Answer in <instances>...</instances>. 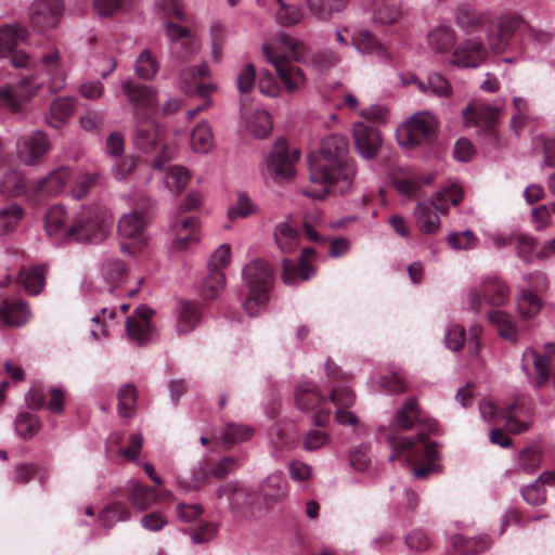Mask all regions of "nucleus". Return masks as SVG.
Wrapping results in <instances>:
<instances>
[{
	"mask_svg": "<svg viewBox=\"0 0 555 555\" xmlns=\"http://www.w3.org/2000/svg\"><path fill=\"white\" fill-rule=\"evenodd\" d=\"M170 229L175 236L171 242V248L175 250H184L190 244L198 241L199 221L195 217L178 220Z\"/></svg>",
	"mask_w": 555,
	"mask_h": 555,
	"instance_id": "obj_22",
	"label": "nucleus"
},
{
	"mask_svg": "<svg viewBox=\"0 0 555 555\" xmlns=\"http://www.w3.org/2000/svg\"><path fill=\"white\" fill-rule=\"evenodd\" d=\"M40 65L47 79L37 81L35 76L21 79L14 85L0 88V103L11 111H18L21 106L35 96L40 87L47 86L50 94L65 88V73L61 65L60 52L55 49L44 52L40 56Z\"/></svg>",
	"mask_w": 555,
	"mask_h": 555,
	"instance_id": "obj_3",
	"label": "nucleus"
},
{
	"mask_svg": "<svg viewBox=\"0 0 555 555\" xmlns=\"http://www.w3.org/2000/svg\"><path fill=\"white\" fill-rule=\"evenodd\" d=\"M29 306L23 300H3L0 304V326L20 327L30 319Z\"/></svg>",
	"mask_w": 555,
	"mask_h": 555,
	"instance_id": "obj_23",
	"label": "nucleus"
},
{
	"mask_svg": "<svg viewBox=\"0 0 555 555\" xmlns=\"http://www.w3.org/2000/svg\"><path fill=\"white\" fill-rule=\"evenodd\" d=\"M299 155L298 150L291 153L286 140L280 138L264 160L263 175L273 180L291 179L294 176V164Z\"/></svg>",
	"mask_w": 555,
	"mask_h": 555,
	"instance_id": "obj_9",
	"label": "nucleus"
},
{
	"mask_svg": "<svg viewBox=\"0 0 555 555\" xmlns=\"http://www.w3.org/2000/svg\"><path fill=\"white\" fill-rule=\"evenodd\" d=\"M41 423L37 415L22 412L16 416L15 430L23 439L33 438L40 429Z\"/></svg>",
	"mask_w": 555,
	"mask_h": 555,
	"instance_id": "obj_52",
	"label": "nucleus"
},
{
	"mask_svg": "<svg viewBox=\"0 0 555 555\" xmlns=\"http://www.w3.org/2000/svg\"><path fill=\"white\" fill-rule=\"evenodd\" d=\"M50 149L49 140L40 130L22 135L16 143V152L21 162L25 165H34L43 157Z\"/></svg>",
	"mask_w": 555,
	"mask_h": 555,
	"instance_id": "obj_13",
	"label": "nucleus"
},
{
	"mask_svg": "<svg viewBox=\"0 0 555 555\" xmlns=\"http://www.w3.org/2000/svg\"><path fill=\"white\" fill-rule=\"evenodd\" d=\"M426 40L435 53H447L455 43V33L450 25L441 23L429 29Z\"/></svg>",
	"mask_w": 555,
	"mask_h": 555,
	"instance_id": "obj_27",
	"label": "nucleus"
},
{
	"mask_svg": "<svg viewBox=\"0 0 555 555\" xmlns=\"http://www.w3.org/2000/svg\"><path fill=\"white\" fill-rule=\"evenodd\" d=\"M438 127V120L429 112H418L412 115L397 128L396 137L401 146L414 147L429 141Z\"/></svg>",
	"mask_w": 555,
	"mask_h": 555,
	"instance_id": "obj_6",
	"label": "nucleus"
},
{
	"mask_svg": "<svg viewBox=\"0 0 555 555\" xmlns=\"http://www.w3.org/2000/svg\"><path fill=\"white\" fill-rule=\"evenodd\" d=\"M24 210L16 203L8 204L0 208V235L13 232L21 219Z\"/></svg>",
	"mask_w": 555,
	"mask_h": 555,
	"instance_id": "obj_47",
	"label": "nucleus"
},
{
	"mask_svg": "<svg viewBox=\"0 0 555 555\" xmlns=\"http://www.w3.org/2000/svg\"><path fill=\"white\" fill-rule=\"evenodd\" d=\"M63 13V0H34L28 10L30 23L39 29L55 26Z\"/></svg>",
	"mask_w": 555,
	"mask_h": 555,
	"instance_id": "obj_12",
	"label": "nucleus"
},
{
	"mask_svg": "<svg viewBox=\"0 0 555 555\" xmlns=\"http://www.w3.org/2000/svg\"><path fill=\"white\" fill-rule=\"evenodd\" d=\"M44 225L47 233L59 240L69 241L66 235L67 229V215L64 206L54 205L46 214Z\"/></svg>",
	"mask_w": 555,
	"mask_h": 555,
	"instance_id": "obj_29",
	"label": "nucleus"
},
{
	"mask_svg": "<svg viewBox=\"0 0 555 555\" xmlns=\"http://www.w3.org/2000/svg\"><path fill=\"white\" fill-rule=\"evenodd\" d=\"M189 180V171L181 166H169L163 178L165 186L176 194L180 193L185 188Z\"/></svg>",
	"mask_w": 555,
	"mask_h": 555,
	"instance_id": "obj_48",
	"label": "nucleus"
},
{
	"mask_svg": "<svg viewBox=\"0 0 555 555\" xmlns=\"http://www.w3.org/2000/svg\"><path fill=\"white\" fill-rule=\"evenodd\" d=\"M31 190L24 177L18 170H8L0 178V193L8 197H17Z\"/></svg>",
	"mask_w": 555,
	"mask_h": 555,
	"instance_id": "obj_32",
	"label": "nucleus"
},
{
	"mask_svg": "<svg viewBox=\"0 0 555 555\" xmlns=\"http://www.w3.org/2000/svg\"><path fill=\"white\" fill-rule=\"evenodd\" d=\"M522 499L530 505H541L546 500V492L541 482L535 479L532 483L521 489Z\"/></svg>",
	"mask_w": 555,
	"mask_h": 555,
	"instance_id": "obj_63",
	"label": "nucleus"
},
{
	"mask_svg": "<svg viewBox=\"0 0 555 555\" xmlns=\"http://www.w3.org/2000/svg\"><path fill=\"white\" fill-rule=\"evenodd\" d=\"M27 29L17 24L4 25L0 28V56L10 57L14 67H27L30 63L29 56L17 51V47L27 40Z\"/></svg>",
	"mask_w": 555,
	"mask_h": 555,
	"instance_id": "obj_10",
	"label": "nucleus"
},
{
	"mask_svg": "<svg viewBox=\"0 0 555 555\" xmlns=\"http://www.w3.org/2000/svg\"><path fill=\"white\" fill-rule=\"evenodd\" d=\"M514 242L518 257L529 263L535 250V241L528 234L519 233L515 234Z\"/></svg>",
	"mask_w": 555,
	"mask_h": 555,
	"instance_id": "obj_62",
	"label": "nucleus"
},
{
	"mask_svg": "<svg viewBox=\"0 0 555 555\" xmlns=\"http://www.w3.org/2000/svg\"><path fill=\"white\" fill-rule=\"evenodd\" d=\"M511 292L508 286L498 276H485L479 289H470L467 293V309L474 312L480 310V298L489 306L502 307L509 300Z\"/></svg>",
	"mask_w": 555,
	"mask_h": 555,
	"instance_id": "obj_7",
	"label": "nucleus"
},
{
	"mask_svg": "<svg viewBox=\"0 0 555 555\" xmlns=\"http://www.w3.org/2000/svg\"><path fill=\"white\" fill-rule=\"evenodd\" d=\"M199 312L196 306L181 301L177 308L176 332L179 335H186L199 323Z\"/></svg>",
	"mask_w": 555,
	"mask_h": 555,
	"instance_id": "obj_33",
	"label": "nucleus"
},
{
	"mask_svg": "<svg viewBox=\"0 0 555 555\" xmlns=\"http://www.w3.org/2000/svg\"><path fill=\"white\" fill-rule=\"evenodd\" d=\"M147 223L146 215L141 210H135L120 217L117 229L124 237L143 240Z\"/></svg>",
	"mask_w": 555,
	"mask_h": 555,
	"instance_id": "obj_25",
	"label": "nucleus"
},
{
	"mask_svg": "<svg viewBox=\"0 0 555 555\" xmlns=\"http://www.w3.org/2000/svg\"><path fill=\"white\" fill-rule=\"evenodd\" d=\"M282 266L283 282L289 285H295L298 281L309 280L314 272L313 268L304 259H301L299 266H297L292 260L284 258Z\"/></svg>",
	"mask_w": 555,
	"mask_h": 555,
	"instance_id": "obj_38",
	"label": "nucleus"
},
{
	"mask_svg": "<svg viewBox=\"0 0 555 555\" xmlns=\"http://www.w3.org/2000/svg\"><path fill=\"white\" fill-rule=\"evenodd\" d=\"M420 417L421 413L417 400L415 398H409L397 411L390 425L397 429L408 430L414 426Z\"/></svg>",
	"mask_w": 555,
	"mask_h": 555,
	"instance_id": "obj_35",
	"label": "nucleus"
},
{
	"mask_svg": "<svg viewBox=\"0 0 555 555\" xmlns=\"http://www.w3.org/2000/svg\"><path fill=\"white\" fill-rule=\"evenodd\" d=\"M513 107L515 114L511 118V127L518 131L530 121L529 104L525 98L515 96L513 98Z\"/></svg>",
	"mask_w": 555,
	"mask_h": 555,
	"instance_id": "obj_57",
	"label": "nucleus"
},
{
	"mask_svg": "<svg viewBox=\"0 0 555 555\" xmlns=\"http://www.w3.org/2000/svg\"><path fill=\"white\" fill-rule=\"evenodd\" d=\"M517 403L514 402L505 409H499L491 401H482L479 403L481 417L488 423L498 422L500 418L505 421L506 428L513 434H521L529 429L530 423L519 421L515 411Z\"/></svg>",
	"mask_w": 555,
	"mask_h": 555,
	"instance_id": "obj_14",
	"label": "nucleus"
},
{
	"mask_svg": "<svg viewBox=\"0 0 555 555\" xmlns=\"http://www.w3.org/2000/svg\"><path fill=\"white\" fill-rule=\"evenodd\" d=\"M134 72L143 80H153L159 72L160 63L150 49H143L134 61Z\"/></svg>",
	"mask_w": 555,
	"mask_h": 555,
	"instance_id": "obj_40",
	"label": "nucleus"
},
{
	"mask_svg": "<svg viewBox=\"0 0 555 555\" xmlns=\"http://www.w3.org/2000/svg\"><path fill=\"white\" fill-rule=\"evenodd\" d=\"M352 135L357 152L362 158L373 159L382 145V135L377 128L363 121L356 122Z\"/></svg>",
	"mask_w": 555,
	"mask_h": 555,
	"instance_id": "obj_16",
	"label": "nucleus"
},
{
	"mask_svg": "<svg viewBox=\"0 0 555 555\" xmlns=\"http://www.w3.org/2000/svg\"><path fill=\"white\" fill-rule=\"evenodd\" d=\"M46 271L47 269L44 266L23 268L17 276V281L23 285L28 295H38L42 292L46 285Z\"/></svg>",
	"mask_w": 555,
	"mask_h": 555,
	"instance_id": "obj_30",
	"label": "nucleus"
},
{
	"mask_svg": "<svg viewBox=\"0 0 555 555\" xmlns=\"http://www.w3.org/2000/svg\"><path fill=\"white\" fill-rule=\"evenodd\" d=\"M243 279L249 287V294L243 304L248 315L261 313L269 300V289L273 281L271 266L263 260H253L243 269Z\"/></svg>",
	"mask_w": 555,
	"mask_h": 555,
	"instance_id": "obj_5",
	"label": "nucleus"
},
{
	"mask_svg": "<svg viewBox=\"0 0 555 555\" xmlns=\"http://www.w3.org/2000/svg\"><path fill=\"white\" fill-rule=\"evenodd\" d=\"M209 37L211 60L219 63L222 59L224 39V31L219 23H214L210 26Z\"/></svg>",
	"mask_w": 555,
	"mask_h": 555,
	"instance_id": "obj_60",
	"label": "nucleus"
},
{
	"mask_svg": "<svg viewBox=\"0 0 555 555\" xmlns=\"http://www.w3.org/2000/svg\"><path fill=\"white\" fill-rule=\"evenodd\" d=\"M130 516L131 512L125 504L114 503L102 509L100 521L104 527L111 528L118 521L128 520Z\"/></svg>",
	"mask_w": 555,
	"mask_h": 555,
	"instance_id": "obj_53",
	"label": "nucleus"
},
{
	"mask_svg": "<svg viewBox=\"0 0 555 555\" xmlns=\"http://www.w3.org/2000/svg\"><path fill=\"white\" fill-rule=\"evenodd\" d=\"M129 503L139 511L147 509L157 501V493L153 488H149L140 481L130 482Z\"/></svg>",
	"mask_w": 555,
	"mask_h": 555,
	"instance_id": "obj_37",
	"label": "nucleus"
},
{
	"mask_svg": "<svg viewBox=\"0 0 555 555\" xmlns=\"http://www.w3.org/2000/svg\"><path fill=\"white\" fill-rule=\"evenodd\" d=\"M69 179L70 173L66 168H57L31 184V190L42 196H56L64 190Z\"/></svg>",
	"mask_w": 555,
	"mask_h": 555,
	"instance_id": "obj_24",
	"label": "nucleus"
},
{
	"mask_svg": "<svg viewBox=\"0 0 555 555\" xmlns=\"http://www.w3.org/2000/svg\"><path fill=\"white\" fill-rule=\"evenodd\" d=\"M190 144L196 153H208L214 146V135L207 124H198L194 127L190 137Z\"/></svg>",
	"mask_w": 555,
	"mask_h": 555,
	"instance_id": "obj_46",
	"label": "nucleus"
},
{
	"mask_svg": "<svg viewBox=\"0 0 555 555\" xmlns=\"http://www.w3.org/2000/svg\"><path fill=\"white\" fill-rule=\"evenodd\" d=\"M487 319L496 327L501 337L509 341L517 340L518 331L509 314L501 310H493L487 314Z\"/></svg>",
	"mask_w": 555,
	"mask_h": 555,
	"instance_id": "obj_43",
	"label": "nucleus"
},
{
	"mask_svg": "<svg viewBox=\"0 0 555 555\" xmlns=\"http://www.w3.org/2000/svg\"><path fill=\"white\" fill-rule=\"evenodd\" d=\"M256 210L257 207L251 199L247 195L240 193L236 202L229 208L228 217L231 220H234L235 218H246L256 212Z\"/></svg>",
	"mask_w": 555,
	"mask_h": 555,
	"instance_id": "obj_58",
	"label": "nucleus"
},
{
	"mask_svg": "<svg viewBox=\"0 0 555 555\" xmlns=\"http://www.w3.org/2000/svg\"><path fill=\"white\" fill-rule=\"evenodd\" d=\"M402 10L393 4H383L378 7L373 15L374 22L382 25H391L402 17Z\"/></svg>",
	"mask_w": 555,
	"mask_h": 555,
	"instance_id": "obj_59",
	"label": "nucleus"
},
{
	"mask_svg": "<svg viewBox=\"0 0 555 555\" xmlns=\"http://www.w3.org/2000/svg\"><path fill=\"white\" fill-rule=\"evenodd\" d=\"M414 216L417 227L423 233L433 234L440 229V219L427 203H418L414 209Z\"/></svg>",
	"mask_w": 555,
	"mask_h": 555,
	"instance_id": "obj_41",
	"label": "nucleus"
},
{
	"mask_svg": "<svg viewBox=\"0 0 555 555\" xmlns=\"http://www.w3.org/2000/svg\"><path fill=\"white\" fill-rule=\"evenodd\" d=\"M357 169L348 157V141L343 134L323 139L320 154L309 158V180L314 185L301 192L313 199H324L332 190L348 193L353 185Z\"/></svg>",
	"mask_w": 555,
	"mask_h": 555,
	"instance_id": "obj_1",
	"label": "nucleus"
},
{
	"mask_svg": "<svg viewBox=\"0 0 555 555\" xmlns=\"http://www.w3.org/2000/svg\"><path fill=\"white\" fill-rule=\"evenodd\" d=\"M225 276L221 270L210 269L201 285V293L207 299H215L224 287Z\"/></svg>",
	"mask_w": 555,
	"mask_h": 555,
	"instance_id": "obj_50",
	"label": "nucleus"
},
{
	"mask_svg": "<svg viewBox=\"0 0 555 555\" xmlns=\"http://www.w3.org/2000/svg\"><path fill=\"white\" fill-rule=\"evenodd\" d=\"M278 40L289 50L291 59L278 55L268 44L262 46V54L266 61L273 65L286 91L291 93L301 90L306 85V76L302 69L294 62L304 63L321 72H326L340 61L338 54L332 51L311 53L300 40L286 33H280Z\"/></svg>",
	"mask_w": 555,
	"mask_h": 555,
	"instance_id": "obj_2",
	"label": "nucleus"
},
{
	"mask_svg": "<svg viewBox=\"0 0 555 555\" xmlns=\"http://www.w3.org/2000/svg\"><path fill=\"white\" fill-rule=\"evenodd\" d=\"M521 370L534 387H543L550 378V359L528 347L521 357Z\"/></svg>",
	"mask_w": 555,
	"mask_h": 555,
	"instance_id": "obj_15",
	"label": "nucleus"
},
{
	"mask_svg": "<svg viewBox=\"0 0 555 555\" xmlns=\"http://www.w3.org/2000/svg\"><path fill=\"white\" fill-rule=\"evenodd\" d=\"M77 102L75 98L61 96L52 101L49 114L46 119L47 122L59 129L64 126L76 111Z\"/></svg>",
	"mask_w": 555,
	"mask_h": 555,
	"instance_id": "obj_26",
	"label": "nucleus"
},
{
	"mask_svg": "<svg viewBox=\"0 0 555 555\" xmlns=\"http://www.w3.org/2000/svg\"><path fill=\"white\" fill-rule=\"evenodd\" d=\"M113 222V216L106 207L86 206L77 214L66 235L69 241L98 244L108 236Z\"/></svg>",
	"mask_w": 555,
	"mask_h": 555,
	"instance_id": "obj_4",
	"label": "nucleus"
},
{
	"mask_svg": "<svg viewBox=\"0 0 555 555\" xmlns=\"http://www.w3.org/2000/svg\"><path fill=\"white\" fill-rule=\"evenodd\" d=\"M454 548L466 555H478L487 551L491 545V539L488 535L477 538H465L454 535L451 541Z\"/></svg>",
	"mask_w": 555,
	"mask_h": 555,
	"instance_id": "obj_44",
	"label": "nucleus"
},
{
	"mask_svg": "<svg viewBox=\"0 0 555 555\" xmlns=\"http://www.w3.org/2000/svg\"><path fill=\"white\" fill-rule=\"evenodd\" d=\"M426 436L425 434H418L415 439H412L406 436H398V435H388L387 442L391 448V454L389 456L390 461H395L401 453L405 451H411L408 455L406 460L410 462L415 461L414 457V444L416 442L423 443L425 442Z\"/></svg>",
	"mask_w": 555,
	"mask_h": 555,
	"instance_id": "obj_39",
	"label": "nucleus"
},
{
	"mask_svg": "<svg viewBox=\"0 0 555 555\" xmlns=\"http://www.w3.org/2000/svg\"><path fill=\"white\" fill-rule=\"evenodd\" d=\"M462 114L467 127L475 126L482 131H488L496 124L501 108L492 104L474 103L467 105Z\"/></svg>",
	"mask_w": 555,
	"mask_h": 555,
	"instance_id": "obj_17",
	"label": "nucleus"
},
{
	"mask_svg": "<svg viewBox=\"0 0 555 555\" xmlns=\"http://www.w3.org/2000/svg\"><path fill=\"white\" fill-rule=\"evenodd\" d=\"M164 29L173 59L188 61L196 52L197 39L188 28L173 22H165Z\"/></svg>",
	"mask_w": 555,
	"mask_h": 555,
	"instance_id": "obj_11",
	"label": "nucleus"
},
{
	"mask_svg": "<svg viewBox=\"0 0 555 555\" xmlns=\"http://www.w3.org/2000/svg\"><path fill=\"white\" fill-rule=\"evenodd\" d=\"M137 402V389L133 385L127 384L118 390V413L122 417H131L134 414Z\"/></svg>",
	"mask_w": 555,
	"mask_h": 555,
	"instance_id": "obj_54",
	"label": "nucleus"
},
{
	"mask_svg": "<svg viewBox=\"0 0 555 555\" xmlns=\"http://www.w3.org/2000/svg\"><path fill=\"white\" fill-rule=\"evenodd\" d=\"M297 406L307 413H310L314 425L325 426L332 413L330 401L323 397L318 387L311 383H301L295 391Z\"/></svg>",
	"mask_w": 555,
	"mask_h": 555,
	"instance_id": "obj_8",
	"label": "nucleus"
},
{
	"mask_svg": "<svg viewBox=\"0 0 555 555\" xmlns=\"http://www.w3.org/2000/svg\"><path fill=\"white\" fill-rule=\"evenodd\" d=\"M541 463V451L535 447H527L519 452L515 470L532 474L540 467Z\"/></svg>",
	"mask_w": 555,
	"mask_h": 555,
	"instance_id": "obj_49",
	"label": "nucleus"
},
{
	"mask_svg": "<svg viewBox=\"0 0 555 555\" xmlns=\"http://www.w3.org/2000/svg\"><path fill=\"white\" fill-rule=\"evenodd\" d=\"M462 198V189L453 184L448 189L437 192L427 204L435 208L436 211L446 215L449 211V203L455 206L461 203Z\"/></svg>",
	"mask_w": 555,
	"mask_h": 555,
	"instance_id": "obj_42",
	"label": "nucleus"
},
{
	"mask_svg": "<svg viewBox=\"0 0 555 555\" xmlns=\"http://www.w3.org/2000/svg\"><path fill=\"white\" fill-rule=\"evenodd\" d=\"M330 435L322 429H310L302 438V446L307 451H315L330 442Z\"/></svg>",
	"mask_w": 555,
	"mask_h": 555,
	"instance_id": "obj_64",
	"label": "nucleus"
},
{
	"mask_svg": "<svg viewBox=\"0 0 555 555\" xmlns=\"http://www.w3.org/2000/svg\"><path fill=\"white\" fill-rule=\"evenodd\" d=\"M98 172H85L80 173L74 182L72 193L75 198H82L89 192V190L95 185L99 179Z\"/></svg>",
	"mask_w": 555,
	"mask_h": 555,
	"instance_id": "obj_61",
	"label": "nucleus"
},
{
	"mask_svg": "<svg viewBox=\"0 0 555 555\" xmlns=\"http://www.w3.org/2000/svg\"><path fill=\"white\" fill-rule=\"evenodd\" d=\"M121 91L135 111H154L157 107V91L150 86L130 79L121 82Z\"/></svg>",
	"mask_w": 555,
	"mask_h": 555,
	"instance_id": "obj_18",
	"label": "nucleus"
},
{
	"mask_svg": "<svg viewBox=\"0 0 555 555\" xmlns=\"http://www.w3.org/2000/svg\"><path fill=\"white\" fill-rule=\"evenodd\" d=\"M447 243L454 250H468L477 246L478 237L473 231L465 230L450 233Z\"/></svg>",
	"mask_w": 555,
	"mask_h": 555,
	"instance_id": "obj_56",
	"label": "nucleus"
},
{
	"mask_svg": "<svg viewBox=\"0 0 555 555\" xmlns=\"http://www.w3.org/2000/svg\"><path fill=\"white\" fill-rule=\"evenodd\" d=\"M299 236L298 230L288 220L279 222L273 230L274 242L284 254L293 253L298 247Z\"/></svg>",
	"mask_w": 555,
	"mask_h": 555,
	"instance_id": "obj_31",
	"label": "nucleus"
},
{
	"mask_svg": "<svg viewBox=\"0 0 555 555\" xmlns=\"http://www.w3.org/2000/svg\"><path fill=\"white\" fill-rule=\"evenodd\" d=\"M455 21L460 28L469 33L479 28L485 23L486 15L468 5H463L457 9Z\"/></svg>",
	"mask_w": 555,
	"mask_h": 555,
	"instance_id": "obj_45",
	"label": "nucleus"
},
{
	"mask_svg": "<svg viewBox=\"0 0 555 555\" xmlns=\"http://www.w3.org/2000/svg\"><path fill=\"white\" fill-rule=\"evenodd\" d=\"M487 54L481 42L466 39L454 49L451 63L462 68H476L485 62Z\"/></svg>",
	"mask_w": 555,
	"mask_h": 555,
	"instance_id": "obj_19",
	"label": "nucleus"
},
{
	"mask_svg": "<svg viewBox=\"0 0 555 555\" xmlns=\"http://www.w3.org/2000/svg\"><path fill=\"white\" fill-rule=\"evenodd\" d=\"M153 314L154 311L151 308L141 306L127 318L126 332L129 340L137 345H143L149 340L152 331L151 319Z\"/></svg>",
	"mask_w": 555,
	"mask_h": 555,
	"instance_id": "obj_21",
	"label": "nucleus"
},
{
	"mask_svg": "<svg viewBox=\"0 0 555 555\" xmlns=\"http://www.w3.org/2000/svg\"><path fill=\"white\" fill-rule=\"evenodd\" d=\"M241 118L245 130L255 138H264L272 130L270 114L260 107H249L244 100L241 102Z\"/></svg>",
	"mask_w": 555,
	"mask_h": 555,
	"instance_id": "obj_20",
	"label": "nucleus"
},
{
	"mask_svg": "<svg viewBox=\"0 0 555 555\" xmlns=\"http://www.w3.org/2000/svg\"><path fill=\"white\" fill-rule=\"evenodd\" d=\"M517 308L522 318L532 319L539 314L542 301L533 292L522 291L517 298Z\"/></svg>",
	"mask_w": 555,
	"mask_h": 555,
	"instance_id": "obj_51",
	"label": "nucleus"
},
{
	"mask_svg": "<svg viewBox=\"0 0 555 555\" xmlns=\"http://www.w3.org/2000/svg\"><path fill=\"white\" fill-rule=\"evenodd\" d=\"M135 143L144 151L155 146L158 140V127L154 119L146 117L137 122Z\"/></svg>",
	"mask_w": 555,
	"mask_h": 555,
	"instance_id": "obj_36",
	"label": "nucleus"
},
{
	"mask_svg": "<svg viewBox=\"0 0 555 555\" xmlns=\"http://www.w3.org/2000/svg\"><path fill=\"white\" fill-rule=\"evenodd\" d=\"M287 492V482L281 473L269 475L260 485V493L267 504L282 502Z\"/></svg>",
	"mask_w": 555,
	"mask_h": 555,
	"instance_id": "obj_28",
	"label": "nucleus"
},
{
	"mask_svg": "<svg viewBox=\"0 0 555 555\" xmlns=\"http://www.w3.org/2000/svg\"><path fill=\"white\" fill-rule=\"evenodd\" d=\"M351 46L361 53L376 54L383 59L389 57L387 50L375 39L373 34L366 29H361L353 34Z\"/></svg>",
	"mask_w": 555,
	"mask_h": 555,
	"instance_id": "obj_34",
	"label": "nucleus"
},
{
	"mask_svg": "<svg viewBox=\"0 0 555 555\" xmlns=\"http://www.w3.org/2000/svg\"><path fill=\"white\" fill-rule=\"evenodd\" d=\"M307 4L312 15L325 20L333 12L340 11L346 4V0H307Z\"/></svg>",
	"mask_w": 555,
	"mask_h": 555,
	"instance_id": "obj_55",
	"label": "nucleus"
}]
</instances>
